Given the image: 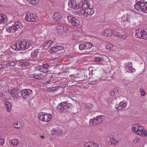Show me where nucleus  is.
<instances>
[{
    "label": "nucleus",
    "mask_w": 147,
    "mask_h": 147,
    "mask_svg": "<svg viewBox=\"0 0 147 147\" xmlns=\"http://www.w3.org/2000/svg\"><path fill=\"white\" fill-rule=\"evenodd\" d=\"M92 44L89 42H86L83 44H80L79 45V49L81 50L83 49H89L91 48Z\"/></svg>",
    "instance_id": "obj_12"
},
{
    "label": "nucleus",
    "mask_w": 147,
    "mask_h": 147,
    "mask_svg": "<svg viewBox=\"0 0 147 147\" xmlns=\"http://www.w3.org/2000/svg\"><path fill=\"white\" fill-rule=\"evenodd\" d=\"M6 65L7 66H9V67H10L11 66H14L15 65V63L13 61L8 60L6 63Z\"/></svg>",
    "instance_id": "obj_33"
},
{
    "label": "nucleus",
    "mask_w": 147,
    "mask_h": 147,
    "mask_svg": "<svg viewBox=\"0 0 147 147\" xmlns=\"http://www.w3.org/2000/svg\"><path fill=\"white\" fill-rule=\"evenodd\" d=\"M127 102H126L121 101L119 104L118 105L115 106L116 108L120 111L124 109L127 104Z\"/></svg>",
    "instance_id": "obj_17"
},
{
    "label": "nucleus",
    "mask_w": 147,
    "mask_h": 147,
    "mask_svg": "<svg viewBox=\"0 0 147 147\" xmlns=\"http://www.w3.org/2000/svg\"><path fill=\"white\" fill-rule=\"evenodd\" d=\"M77 36H76V35H75V34H73L72 35V36H71V38L73 40H76V38Z\"/></svg>",
    "instance_id": "obj_54"
},
{
    "label": "nucleus",
    "mask_w": 147,
    "mask_h": 147,
    "mask_svg": "<svg viewBox=\"0 0 147 147\" xmlns=\"http://www.w3.org/2000/svg\"><path fill=\"white\" fill-rule=\"evenodd\" d=\"M6 30L8 33L14 32L16 31L13 26H8L6 27Z\"/></svg>",
    "instance_id": "obj_28"
},
{
    "label": "nucleus",
    "mask_w": 147,
    "mask_h": 147,
    "mask_svg": "<svg viewBox=\"0 0 147 147\" xmlns=\"http://www.w3.org/2000/svg\"><path fill=\"white\" fill-rule=\"evenodd\" d=\"M9 95H10L13 98V99L15 101H17L19 99L18 92L16 89L13 88L12 89H9L8 91Z\"/></svg>",
    "instance_id": "obj_7"
},
{
    "label": "nucleus",
    "mask_w": 147,
    "mask_h": 147,
    "mask_svg": "<svg viewBox=\"0 0 147 147\" xmlns=\"http://www.w3.org/2000/svg\"><path fill=\"white\" fill-rule=\"evenodd\" d=\"M49 52L51 53H54L57 52L58 51L57 46H56L51 47V49L49 50Z\"/></svg>",
    "instance_id": "obj_39"
},
{
    "label": "nucleus",
    "mask_w": 147,
    "mask_h": 147,
    "mask_svg": "<svg viewBox=\"0 0 147 147\" xmlns=\"http://www.w3.org/2000/svg\"><path fill=\"white\" fill-rule=\"evenodd\" d=\"M27 1H29V0H27Z\"/></svg>",
    "instance_id": "obj_60"
},
{
    "label": "nucleus",
    "mask_w": 147,
    "mask_h": 147,
    "mask_svg": "<svg viewBox=\"0 0 147 147\" xmlns=\"http://www.w3.org/2000/svg\"><path fill=\"white\" fill-rule=\"evenodd\" d=\"M144 32L143 29H138L136 30L135 36L136 37L140 38H141L142 37V34Z\"/></svg>",
    "instance_id": "obj_23"
},
{
    "label": "nucleus",
    "mask_w": 147,
    "mask_h": 147,
    "mask_svg": "<svg viewBox=\"0 0 147 147\" xmlns=\"http://www.w3.org/2000/svg\"><path fill=\"white\" fill-rule=\"evenodd\" d=\"M53 76L52 75L51 77V80H49L46 82L47 83H48V84H50V83L51 81H52V82H53V83L55 82L56 81V78H54V79H52V78H53Z\"/></svg>",
    "instance_id": "obj_46"
},
{
    "label": "nucleus",
    "mask_w": 147,
    "mask_h": 147,
    "mask_svg": "<svg viewBox=\"0 0 147 147\" xmlns=\"http://www.w3.org/2000/svg\"><path fill=\"white\" fill-rule=\"evenodd\" d=\"M62 132V130L57 128H53L52 130V134L53 135L54 134H61Z\"/></svg>",
    "instance_id": "obj_27"
},
{
    "label": "nucleus",
    "mask_w": 147,
    "mask_h": 147,
    "mask_svg": "<svg viewBox=\"0 0 147 147\" xmlns=\"http://www.w3.org/2000/svg\"><path fill=\"white\" fill-rule=\"evenodd\" d=\"M4 67V65L2 64H0V70Z\"/></svg>",
    "instance_id": "obj_58"
},
{
    "label": "nucleus",
    "mask_w": 147,
    "mask_h": 147,
    "mask_svg": "<svg viewBox=\"0 0 147 147\" xmlns=\"http://www.w3.org/2000/svg\"><path fill=\"white\" fill-rule=\"evenodd\" d=\"M104 118V116L103 115H100L94 118L91 119L89 121V124L90 125H95L100 123Z\"/></svg>",
    "instance_id": "obj_8"
},
{
    "label": "nucleus",
    "mask_w": 147,
    "mask_h": 147,
    "mask_svg": "<svg viewBox=\"0 0 147 147\" xmlns=\"http://www.w3.org/2000/svg\"><path fill=\"white\" fill-rule=\"evenodd\" d=\"M140 92L141 95L142 96H144L146 94L145 91L143 89L141 88L140 90Z\"/></svg>",
    "instance_id": "obj_48"
},
{
    "label": "nucleus",
    "mask_w": 147,
    "mask_h": 147,
    "mask_svg": "<svg viewBox=\"0 0 147 147\" xmlns=\"http://www.w3.org/2000/svg\"><path fill=\"white\" fill-rule=\"evenodd\" d=\"M56 46L58 51L61 50H63L64 48L63 46L57 45H56Z\"/></svg>",
    "instance_id": "obj_49"
},
{
    "label": "nucleus",
    "mask_w": 147,
    "mask_h": 147,
    "mask_svg": "<svg viewBox=\"0 0 147 147\" xmlns=\"http://www.w3.org/2000/svg\"><path fill=\"white\" fill-rule=\"evenodd\" d=\"M143 31L144 32L142 33V39L144 40L147 39V29H143Z\"/></svg>",
    "instance_id": "obj_36"
},
{
    "label": "nucleus",
    "mask_w": 147,
    "mask_h": 147,
    "mask_svg": "<svg viewBox=\"0 0 147 147\" xmlns=\"http://www.w3.org/2000/svg\"><path fill=\"white\" fill-rule=\"evenodd\" d=\"M13 125L15 127L17 128H20L22 127V125L20 123L18 122L13 123Z\"/></svg>",
    "instance_id": "obj_43"
},
{
    "label": "nucleus",
    "mask_w": 147,
    "mask_h": 147,
    "mask_svg": "<svg viewBox=\"0 0 147 147\" xmlns=\"http://www.w3.org/2000/svg\"><path fill=\"white\" fill-rule=\"evenodd\" d=\"M96 82L95 81H90L89 82V83L90 84H95Z\"/></svg>",
    "instance_id": "obj_57"
},
{
    "label": "nucleus",
    "mask_w": 147,
    "mask_h": 147,
    "mask_svg": "<svg viewBox=\"0 0 147 147\" xmlns=\"http://www.w3.org/2000/svg\"><path fill=\"white\" fill-rule=\"evenodd\" d=\"M20 54L23 56H26L27 55V53L26 52H21Z\"/></svg>",
    "instance_id": "obj_55"
},
{
    "label": "nucleus",
    "mask_w": 147,
    "mask_h": 147,
    "mask_svg": "<svg viewBox=\"0 0 147 147\" xmlns=\"http://www.w3.org/2000/svg\"><path fill=\"white\" fill-rule=\"evenodd\" d=\"M67 18L68 22L70 23L72 22V20L75 18L74 16L71 14L67 16Z\"/></svg>",
    "instance_id": "obj_38"
},
{
    "label": "nucleus",
    "mask_w": 147,
    "mask_h": 147,
    "mask_svg": "<svg viewBox=\"0 0 147 147\" xmlns=\"http://www.w3.org/2000/svg\"><path fill=\"white\" fill-rule=\"evenodd\" d=\"M111 94L112 95H114L115 94V92L114 90H113L112 91H111Z\"/></svg>",
    "instance_id": "obj_56"
},
{
    "label": "nucleus",
    "mask_w": 147,
    "mask_h": 147,
    "mask_svg": "<svg viewBox=\"0 0 147 147\" xmlns=\"http://www.w3.org/2000/svg\"><path fill=\"white\" fill-rule=\"evenodd\" d=\"M38 18L36 13L28 12L26 14L24 20L28 22H33L38 20Z\"/></svg>",
    "instance_id": "obj_5"
},
{
    "label": "nucleus",
    "mask_w": 147,
    "mask_h": 147,
    "mask_svg": "<svg viewBox=\"0 0 147 147\" xmlns=\"http://www.w3.org/2000/svg\"><path fill=\"white\" fill-rule=\"evenodd\" d=\"M114 36L117 37H119L123 39V40H125L128 36V35L126 34H121L120 32H117L115 34H114Z\"/></svg>",
    "instance_id": "obj_25"
},
{
    "label": "nucleus",
    "mask_w": 147,
    "mask_h": 147,
    "mask_svg": "<svg viewBox=\"0 0 147 147\" xmlns=\"http://www.w3.org/2000/svg\"><path fill=\"white\" fill-rule=\"evenodd\" d=\"M94 60L97 61H100L102 60V58L99 57H95L94 58Z\"/></svg>",
    "instance_id": "obj_51"
},
{
    "label": "nucleus",
    "mask_w": 147,
    "mask_h": 147,
    "mask_svg": "<svg viewBox=\"0 0 147 147\" xmlns=\"http://www.w3.org/2000/svg\"><path fill=\"white\" fill-rule=\"evenodd\" d=\"M30 65L28 61H23L20 62L18 65L20 67H26Z\"/></svg>",
    "instance_id": "obj_34"
},
{
    "label": "nucleus",
    "mask_w": 147,
    "mask_h": 147,
    "mask_svg": "<svg viewBox=\"0 0 147 147\" xmlns=\"http://www.w3.org/2000/svg\"><path fill=\"white\" fill-rule=\"evenodd\" d=\"M130 19L129 16L127 15L124 16L121 18V21L123 22H127L129 23L130 22Z\"/></svg>",
    "instance_id": "obj_35"
},
{
    "label": "nucleus",
    "mask_w": 147,
    "mask_h": 147,
    "mask_svg": "<svg viewBox=\"0 0 147 147\" xmlns=\"http://www.w3.org/2000/svg\"><path fill=\"white\" fill-rule=\"evenodd\" d=\"M52 18L55 20L59 21L61 19V16L60 14L58 13H55L54 15L52 16Z\"/></svg>",
    "instance_id": "obj_30"
},
{
    "label": "nucleus",
    "mask_w": 147,
    "mask_h": 147,
    "mask_svg": "<svg viewBox=\"0 0 147 147\" xmlns=\"http://www.w3.org/2000/svg\"><path fill=\"white\" fill-rule=\"evenodd\" d=\"M65 28L63 26L59 25L57 26L56 30L58 34L59 35H61V34H63V32H65Z\"/></svg>",
    "instance_id": "obj_21"
},
{
    "label": "nucleus",
    "mask_w": 147,
    "mask_h": 147,
    "mask_svg": "<svg viewBox=\"0 0 147 147\" xmlns=\"http://www.w3.org/2000/svg\"><path fill=\"white\" fill-rule=\"evenodd\" d=\"M13 27H14L16 31L19 28L22 29L23 28V25L21 22L20 21L15 22L13 25Z\"/></svg>",
    "instance_id": "obj_24"
},
{
    "label": "nucleus",
    "mask_w": 147,
    "mask_h": 147,
    "mask_svg": "<svg viewBox=\"0 0 147 147\" xmlns=\"http://www.w3.org/2000/svg\"><path fill=\"white\" fill-rule=\"evenodd\" d=\"M119 142L118 141L116 140L114 138H112L108 142V143L109 145H116Z\"/></svg>",
    "instance_id": "obj_29"
},
{
    "label": "nucleus",
    "mask_w": 147,
    "mask_h": 147,
    "mask_svg": "<svg viewBox=\"0 0 147 147\" xmlns=\"http://www.w3.org/2000/svg\"><path fill=\"white\" fill-rule=\"evenodd\" d=\"M73 107L72 105L67 101L61 102L58 104L56 108L57 110L62 113L69 111Z\"/></svg>",
    "instance_id": "obj_2"
},
{
    "label": "nucleus",
    "mask_w": 147,
    "mask_h": 147,
    "mask_svg": "<svg viewBox=\"0 0 147 147\" xmlns=\"http://www.w3.org/2000/svg\"><path fill=\"white\" fill-rule=\"evenodd\" d=\"M6 16L3 14H0V24L2 22L4 23L6 22Z\"/></svg>",
    "instance_id": "obj_32"
},
{
    "label": "nucleus",
    "mask_w": 147,
    "mask_h": 147,
    "mask_svg": "<svg viewBox=\"0 0 147 147\" xmlns=\"http://www.w3.org/2000/svg\"><path fill=\"white\" fill-rule=\"evenodd\" d=\"M140 8H139V10H141L144 12L147 13V1L146 2L144 3H143L140 5Z\"/></svg>",
    "instance_id": "obj_22"
},
{
    "label": "nucleus",
    "mask_w": 147,
    "mask_h": 147,
    "mask_svg": "<svg viewBox=\"0 0 147 147\" xmlns=\"http://www.w3.org/2000/svg\"><path fill=\"white\" fill-rule=\"evenodd\" d=\"M19 144V142L17 139H13L11 142V144L13 146H16Z\"/></svg>",
    "instance_id": "obj_40"
},
{
    "label": "nucleus",
    "mask_w": 147,
    "mask_h": 147,
    "mask_svg": "<svg viewBox=\"0 0 147 147\" xmlns=\"http://www.w3.org/2000/svg\"><path fill=\"white\" fill-rule=\"evenodd\" d=\"M68 5L70 8H73L74 9H79L78 3L76 4L75 0H69V1Z\"/></svg>",
    "instance_id": "obj_14"
},
{
    "label": "nucleus",
    "mask_w": 147,
    "mask_h": 147,
    "mask_svg": "<svg viewBox=\"0 0 147 147\" xmlns=\"http://www.w3.org/2000/svg\"><path fill=\"white\" fill-rule=\"evenodd\" d=\"M80 22L76 18L72 20V22L71 23L73 26H76L79 25Z\"/></svg>",
    "instance_id": "obj_37"
},
{
    "label": "nucleus",
    "mask_w": 147,
    "mask_h": 147,
    "mask_svg": "<svg viewBox=\"0 0 147 147\" xmlns=\"http://www.w3.org/2000/svg\"><path fill=\"white\" fill-rule=\"evenodd\" d=\"M59 89L58 87L57 86L52 87L51 88V90L53 92H56L58 91Z\"/></svg>",
    "instance_id": "obj_47"
},
{
    "label": "nucleus",
    "mask_w": 147,
    "mask_h": 147,
    "mask_svg": "<svg viewBox=\"0 0 147 147\" xmlns=\"http://www.w3.org/2000/svg\"><path fill=\"white\" fill-rule=\"evenodd\" d=\"M116 32V30L107 28L103 31L102 34L105 36L110 37L112 35L114 36V34H115Z\"/></svg>",
    "instance_id": "obj_11"
},
{
    "label": "nucleus",
    "mask_w": 147,
    "mask_h": 147,
    "mask_svg": "<svg viewBox=\"0 0 147 147\" xmlns=\"http://www.w3.org/2000/svg\"><path fill=\"white\" fill-rule=\"evenodd\" d=\"M40 0H29L28 2L31 4L36 5L39 2Z\"/></svg>",
    "instance_id": "obj_42"
},
{
    "label": "nucleus",
    "mask_w": 147,
    "mask_h": 147,
    "mask_svg": "<svg viewBox=\"0 0 147 147\" xmlns=\"http://www.w3.org/2000/svg\"><path fill=\"white\" fill-rule=\"evenodd\" d=\"M140 140V139L139 138H136V139H135L133 142L135 143H138L139 141Z\"/></svg>",
    "instance_id": "obj_53"
},
{
    "label": "nucleus",
    "mask_w": 147,
    "mask_h": 147,
    "mask_svg": "<svg viewBox=\"0 0 147 147\" xmlns=\"http://www.w3.org/2000/svg\"><path fill=\"white\" fill-rule=\"evenodd\" d=\"M132 130L137 134L142 136H147V130L144 129L139 124H134L132 127Z\"/></svg>",
    "instance_id": "obj_3"
},
{
    "label": "nucleus",
    "mask_w": 147,
    "mask_h": 147,
    "mask_svg": "<svg viewBox=\"0 0 147 147\" xmlns=\"http://www.w3.org/2000/svg\"><path fill=\"white\" fill-rule=\"evenodd\" d=\"M54 43V42L52 40H49L46 41L43 43L42 45L43 48L45 49H48Z\"/></svg>",
    "instance_id": "obj_16"
},
{
    "label": "nucleus",
    "mask_w": 147,
    "mask_h": 147,
    "mask_svg": "<svg viewBox=\"0 0 147 147\" xmlns=\"http://www.w3.org/2000/svg\"><path fill=\"white\" fill-rule=\"evenodd\" d=\"M132 63L131 62L125 64V68L127 72L133 73L136 71V69L132 67Z\"/></svg>",
    "instance_id": "obj_13"
},
{
    "label": "nucleus",
    "mask_w": 147,
    "mask_h": 147,
    "mask_svg": "<svg viewBox=\"0 0 147 147\" xmlns=\"http://www.w3.org/2000/svg\"><path fill=\"white\" fill-rule=\"evenodd\" d=\"M94 12V9L93 8H90L89 7L85 9L84 17H87L88 16H91Z\"/></svg>",
    "instance_id": "obj_15"
},
{
    "label": "nucleus",
    "mask_w": 147,
    "mask_h": 147,
    "mask_svg": "<svg viewBox=\"0 0 147 147\" xmlns=\"http://www.w3.org/2000/svg\"><path fill=\"white\" fill-rule=\"evenodd\" d=\"M66 84L64 82H61L59 83V85L57 86L59 89L60 88H64L65 87Z\"/></svg>",
    "instance_id": "obj_45"
},
{
    "label": "nucleus",
    "mask_w": 147,
    "mask_h": 147,
    "mask_svg": "<svg viewBox=\"0 0 147 147\" xmlns=\"http://www.w3.org/2000/svg\"><path fill=\"white\" fill-rule=\"evenodd\" d=\"M40 137H41V138H42V139H43V138H44V136H40Z\"/></svg>",
    "instance_id": "obj_59"
},
{
    "label": "nucleus",
    "mask_w": 147,
    "mask_h": 147,
    "mask_svg": "<svg viewBox=\"0 0 147 147\" xmlns=\"http://www.w3.org/2000/svg\"><path fill=\"white\" fill-rule=\"evenodd\" d=\"M42 76V75H41V74H38L35 75L34 76V78L35 79H38L40 78Z\"/></svg>",
    "instance_id": "obj_50"
},
{
    "label": "nucleus",
    "mask_w": 147,
    "mask_h": 147,
    "mask_svg": "<svg viewBox=\"0 0 147 147\" xmlns=\"http://www.w3.org/2000/svg\"><path fill=\"white\" fill-rule=\"evenodd\" d=\"M38 52V50L37 49H36L32 51L31 54L32 56L34 57V58H35L36 57Z\"/></svg>",
    "instance_id": "obj_41"
},
{
    "label": "nucleus",
    "mask_w": 147,
    "mask_h": 147,
    "mask_svg": "<svg viewBox=\"0 0 147 147\" xmlns=\"http://www.w3.org/2000/svg\"><path fill=\"white\" fill-rule=\"evenodd\" d=\"M5 141L3 138L0 139V146L2 145L4 143Z\"/></svg>",
    "instance_id": "obj_52"
},
{
    "label": "nucleus",
    "mask_w": 147,
    "mask_h": 147,
    "mask_svg": "<svg viewBox=\"0 0 147 147\" xmlns=\"http://www.w3.org/2000/svg\"><path fill=\"white\" fill-rule=\"evenodd\" d=\"M4 102L7 111L8 112H10L11 111V104L7 101H5Z\"/></svg>",
    "instance_id": "obj_26"
},
{
    "label": "nucleus",
    "mask_w": 147,
    "mask_h": 147,
    "mask_svg": "<svg viewBox=\"0 0 147 147\" xmlns=\"http://www.w3.org/2000/svg\"><path fill=\"white\" fill-rule=\"evenodd\" d=\"M80 74H76L75 76L74 79L76 81H82L84 80H86L88 78L87 76L84 75H83L81 76H80Z\"/></svg>",
    "instance_id": "obj_20"
},
{
    "label": "nucleus",
    "mask_w": 147,
    "mask_h": 147,
    "mask_svg": "<svg viewBox=\"0 0 147 147\" xmlns=\"http://www.w3.org/2000/svg\"><path fill=\"white\" fill-rule=\"evenodd\" d=\"M145 0H136V3L134 5V6L135 9L138 11H139V8H140V5L143 3H144L146 2L144 1Z\"/></svg>",
    "instance_id": "obj_19"
},
{
    "label": "nucleus",
    "mask_w": 147,
    "mask_h": 147,
    "mask_svg": "<svg viewBox=\"0 0 147 147\" xmlns=\"http://www.w3.org/2000/svg\"><path fill=\"white\" fill-rule=\"evenodd\" d=\"M21 96L23 99L30 100L33 98L32 90L28 89L22 90L21 91Z\"/></svg>",
    "instance_id": "obj_4"
},
{
    "label": "nucleus",
    "mask_w": 147,
    "mask_h": 147,
    "mask_svg": "<svg viewBox=\"0 0 147 147\" xmlns=\"http://www.w3.org/2000/svg\"><path fill=\"white\" fill-rule=\"evenodd\" d=\"M49 66L47 63L42 65H38L36 67V69L40 72L46 73L48 71V68Z\"/></svg>",
    "instance_id": "obj_10"
},
{
    "label": "nucleus",
    "mask_w": 147,
    "mask_h": 147,
    "mask_svg": "<svg viewBox=\"0 0 147 147\" xmlns=\"http://www.w3.org/2000/svg\"><path fill=\"white\" fill-rule=\"evenodd\" d=\"M84 147H99V146L94 141H92L85 143Z\"/></svg>",
    "instance_id": "obj_18"
},
{
    "label": "nucleus",
    "mask_w": 147,
    "mask_h": 147,
    "mask_svg": "<svg viewBox=\"0 0 147 147\" xmlns=\"http://www.w3.org/2000/svg\"><path fill=\"white\" fill-rule=\"evenodd\" d=\"M114 45L111 44H109L106 45V48L107 49H109L110 50H113Z\"/></svg>",
    "instance_id": "obj_44"
},
{
    "label": "nucleus",
    "mask_w": 147,
    "mask_h": 147,
    "mask_svg": "<svg viewBox=\"0 0 147 147\" xmlns=\"http://www.w3.org/2000/svg\"><path fill=\"white\" fill-rule=\"evenodd\" d=\"M39 120L42 121L48 122L52 118V115L51 114H47L44 112H40L38 114Z\"/></svg>",
    "instance_id": "obj_6"
},
{
    "label": "nucleus",
    "mask_w": 147,
    "mask_h": 147,
    "mask_svg": "<svg viewBox=\"0 0 147 147\" xmlns=\"http://www.w3.org/2000/svg\"><path fill=\"white\" fill-rule=\"evenodd\" d=\"M90 2L89 0H82L78 3V5L79 6L78 8H82L85 10L86 9L89 7L90 6Z\"/></svg>",
    "instance_id": "obj_9"
},
{
    "label": "nucleus",
    "mask_w": 147,
    "mask_h": 147,
    "mask_svg": "<svg viewBox=\"0 0 147 147\" xmlns=\"http://www.w3.org/2000/svg\"><path fill=\"white\" fill-rule=\"evenodd\" d=\"M32 46V43L30 42L23 41L14 43L11 46V47L15 50L22 51L28 49Z\"/></svg>",
    "instance_id": "obj_1"
},
{
    "label": "nucleus",
    "mask_w": 147,
    "mask_h": 147,
    "mask_svg": "<svg viewBox=\"0 0 147 147\" xmlns=\"http://www.w3.org/2000/svg\"><path fill=\"white\" fill-rule=\"evenodd\" d=\"M77 10L76 11V12L79 14V16H80V15H83L84 16V13L85 12V10L84 9H82V8H79V9H76Z\"/></svg>",
    "instance_id": "obj_31"
}]
</instances>
